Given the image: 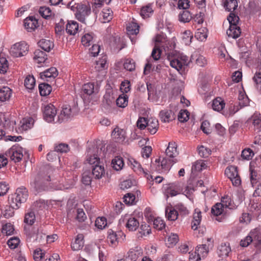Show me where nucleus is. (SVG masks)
I'll return each mask as SVG.
<instances>
[{
    "label": "nucleus",
    "instance_id": "obj_1",
    "mask_svg": "<svg viewBox=\"0 0 261 261\" xmlns=\"http://www.w3.org/2000/svg\"><path fill=\"white\" fill-rule=\"evenodd\" d=\"M154 47L152 51L151 57L154 61H158L160 59L162 50L161 48L166 52L169 56L171 50L175 47V38L172 37L171 40L167 39L165 34H158L155 37Z\"/></svg>",
    "mask_w": 261,
    "mask_h": 261
},
{
    "label": "nucleus",
    "instance_id": "obj_2",
    "mask_svg": "<svg viewBox=\"0 0 261 261\" xmlns=\"http://www.w3.org/2000/svg\"><path fill=\"white\" fill-rule=\"evenodd\" d=\"M28 196V192L25 188H18L14 194L9 197V203L12 204L14 208L17 210L20 207L22 203L27 201Z\"/></svg>",
    "mask_w": 261,
    "mask_h": 261
},
{
    "label": "nucleus",
    "instance_id": "obj_3",
    "mask_svg": "<svg viewBox=\"0 0 261 261\" xmlns=\"http://www.w3.org/2000/svg\"><path fill=\"white\" fill-rule=\"evenodd\" d=\"M175 51L173 49L169 53L168 59L170 61V66L177 70L181 69L185 66L188 64V57L186 56L175 55Z\"/></svg>",
    "mask_w": 261,
    "mask_h": 261
},
{
    "label": "nucleus",
    "instance_id": "obj_4",
    "mask_svg": "<svg viewBox=\"0 0 261 261\" xmlns=\"http://www.w3.org/2000/svg\"><path fill=\"white\" fill-rule=\"evenodd\" d=\"M213 243L212 239L207 238L206 243L197 247L195 250V253L197 254V260H200L201 258H204L207 256L210 249L213 247Z\"/></svg>",
    "mask_w": 261,
    "mask_h": 261
},
{
    "label": "nucleus",
    "instance_id": "obj_5",
    "mask_svg": "<svg viewBox=\"0 0 261 261\" xmlns=\"http://www.w3.org/2000/svg\"><path fill=\"white\" fill-rule=\"evenodd\" d=\"M29 45L24 41H21L15 43L11 47L10 53L15 57L25 56L29 51Z\"/></svg>",
    "mask_w": 261,
    "mask_h": 261
},
{
    "label": "nucleus",
    "instance_id": "obj_6",
    "mask_svg": "<svg viewBox=\"0 0 261 261\" xmlns=\"http://www.w3.org/2000/svg\"><path fill=\"white\" fill-rule=\"evenodd\" d=\"M225 174L230 179L233 186L238 187L241 184V178L238 174L237 168L236 166L227 167L225 170Z\"/></svg>",
    "mask_w": 261,
    "mask_h": 261
},
{
    "label": "nucleus",
    "instance_id": "obj_7",
    "mask_svg": "<svg viewBox=\"0 0 261 261\" xmlns=\"http://www.w3.org/2000/svg\"><path fill=\"white\" fill-rule=\"evenodd\" d=\"M6 155L15 163L19 162L23 156L22 148L19 146L14 145L6 152Z\"/></svg>",
    "mask_w": 261,
    "mask_h": 261
},
{
    "label": "nucleus",
    "instance_id": "obj_8",
    "mask_svg": "<svg viewBox=\"0 0 261 261\" xmlns=\"http://www.w3.org/2000/svg\"><path fill=\"white\" fill-rule=\"evenodd\" d=\"M76 9L75 13L76 18L81 22H84L85 17L91 13V9L89 4H77L76 5Z\"/></svg>",
    "mask_w": 261,
    "mask_h": 261
},
{
    "label": "nucleus",
    "instance_id": "obj_9",
    "mask_svg": "<svg viewBox=\"0 0 261 261\" xmlns=\"http://www.w3.org/2000/svg\"><path fill=\"white\" fill-rule=\"evenodd\" d=\"M164 189L167 197L175 196L182 191V184L181 182H175L166 185L164 187Z\"/></svg>",
    "mask_w": 261,
    "mask_h": 261
},
{
    "label": "nucleus",
    "instance_id": "obj_10",
    "mask_svg": "<svg viewBox=\"0 0 261 261\" xmlns=\"http://www.w3.org/2000/svg\"><path fill=\"white\" fill-rule=\"evenodd\" d=\"M177 162V160L176 159H172V158H164L161 163V167L160 166V161L159 159H156L155 161V164H153V166L156 165L158 167H156L155 169L158 171L161 170L162 172H166L169 170L172 166L175 163Z\"/></svg>",
    "mask_w": 261,
    "mask_h": 261
},
{
    "label": "nucleus",
    "instance_id": "obj_11",
    "mask_svg": "<svg viewBox=\"0 0 261 261\" xmlns=\"http://www.w3.org/2000/svg\"><path fill=\"white\" fill-rule=\"evenodd\" d=\"M57 114V109L55 107L50 103L45 106L43 110V117L48 122H56L55 117Z\"/></svg>",
    "mask_w": 261,
    "mask_h": 261
},
{
    "label": "nucleus",
    "instance_id": "obj_12",
    "mask_svg": "<svg viewBox=\"0 0 261 261\" xmlns=\"http://www.w3.org/2000/svg\"><path fill=\"white\" fill-rule=\"evenodd\" d=\"M72 116L71 107L68 105H63L60 114L58 116L56 122L61 123L67 120Z\"/></svg>",
    "mask_w": 261,
    "mask_h": 261
},
{
    "label": "nucleus",
    "instance_id": "obj_13",
    "mask_svg": "<svg viewBox=\"0 0 261 261\" xmlns=\"http://www.w3.org/2000/svg\"><path fill=\"white\" fill-rule=\"evenodd\" d=\"M51 175L50 174L44 177H41L40 175H38L35 179L32 184L34 187V188L36 190V191L40 192L41 190H43L45 187V181H50L51 180Z\"/></svg>",
    "mask_w": 261,
    "mask_h": 261
},
{
    "label": "nucleus",
    "instance_id": "obj_14",
    "mask_svg": "<svg viewBox=\"0 0 261 261\" xmlns=\"http://www.w3.org/2000/svg\"><path fill=\"white\" fill-rule=\"evenodd\" d=\"M107 57L106 55L102 56L98 60L96 61L95 65V69L96 71L101 72L102 77L100 79L103 80V76L105 75V70L108 68Z\"/></svg>",
    "mask_w": 261,
    "mask_h": 261
},
{
    "label": "nucleus",
    "instance_id": "obj_15",
    "mask_svg": "<svg viewBox=\"0 0 261 261\" xmlns=\"http://www.w3.org/2000/svg\"><path fill=\"white\" fill-rule=\"evenodd\" d=\"M24 27L28 32L35 31L39 27L38 20L34 16H29L24 20Z\"/></svg>",
    "mask_w": 261,
    "mask_h": 261
},
{
    "label": "nucleus",
    "instance_id": "obj_16",
    "mask_svg": "<svg viewBox=\"0 0 261 261\" xmlns=\"http://www.w3.org/2000/svg\"><path fill=\"white\" fill-rule=\"evenodd\" d=\"M58 75V71L56 68L50 67L43 72L40 73V77L42 79L48 82L51 81Z\"/></svg>",
    "mask_w": 261,
    "mask_h": 261
},
{
    "label": "nucleus",
    "instance_id": "obj_17",
    "mask_svg": "<svg viewBox=\"0 0 261 261\" xmlns=\"http://www.w3.org/2000/svg\"><path fill=\"white\" fill-rule=\"evenodd\" d=\"M143 254L142 249L141 247H136L130 249L126 256V261H136Z\"/></svg>",
    "mask_w": 261,
    "mask_h": 261
},
{
    "label": "nucleus",
    "instance_id": "obj_18",
    "mask_svg": "<svg viewBox=\"0 0 261 261\" xmlns=\"http://www.w3.org/2000/svg\"><path fill=\"white\" fill-rule=\"evenodd\" d=\"M112 136L116 142L123 143L126 138V133L124 129L117 127L113 130Z\"/></svg>",
    "mask_w": 261,
    "mask_h": 261
},
{
    "label": "nucleus",
    "instance_id": "obj_19",
    "mask_svg": "<svg viewBox=\"0 0 261 261\" xmlns=\"http://www.w3.org/2000/svg\"><path fill=\"white\" fill-rule=\"evenodd\" d=\"M34 123V120L33 118L30 117H25L20 121L18 129L21 132L27 131L32 128Z\"/></svg>",
    "mask_w": 261,
    "mask_h": 261
},
{
    "label": "nucleus",
    "instance_id": "obj_20",
    "mask_svg": "<svg viewBox=\"0 0 261 261\" xmlns=\"http://www.w3.org/2000/svg\"><path fill=\"white\" fill-rule=\"evenodd\" d=\"M153 4L149 3L141 7L140 15L143 19L150 17L153 14Z\"/></svg>",
    "mask_w": 261,
    "mask_h": 261
},
{
    "label": "nucleus",
    "instance_id": "obj_21",
    "mask_svg": "<svg viewBox=\"0 0 261 261\" xmlns=\"http://www.w3.org/2000/svg\"><path fill=\"white\" fill-rule=\"evenodd\" d=\"M177 145L175 142H170L166 150V154L169 158L175 159L178 154Z\"/></svg>",
    "mask_w": 261,
    "mask_h": 261
},
{
    "label": "nucleus",
    "instance_id": "obj_22",
    "mask_svg": "<svg viewBox=\"0 0 261 261\" xmlns=\"http://www.w3.org/2000/svg\"><path fill=\"white\" fill-rule=\"evenodd\" d=\"M84 236L78 234L74 240L71 244V247L73 251H79L82 249L84 245Z\"/></svg>",
    "mask_w": 261,
    "mask_h": 261
},
{
    "label": "nucleus",
    "instance_id": "obj_23",
    "mask_svg": "<svg viewBox=\"0 0 261 261\" xmlns=\"http://www.w3.org/2000/svg\"><path fill=\"white\" fill-rule=\"evenodd\" d=\"M65 26L66 33H77L82 31V25L80 27L79 23L74 20L68 21Z\"/></svg>",
    "mask_w": 261,
    "mask_h": 261
},
{
    "label": "nucleus",
    "instance_id": "obj_24",
    "mask_svg": "<svg viewBox=\"0 0 261 261\" xmlns=\"http://www.w3.org/2000/svg\"><path fill=\"white\" fill-rule=\"evenodd\" d=\"M250 180L252 187H254L257 183L261 182V174L256 170L250 167Z\"/></svg>",
    "mask_w": 261,
    "mask_h": 261
},
{
    "label": "nucleus",
    "instance_id": "obj_25",
    "mask_svg": "<svg viewBox=\"0 0 261 261\" xmlns=\"http://www.w3.org/2000/svg\"><path fill=\"white\" fill-rule=\"evenodd\" d=\"M82 90L85 94L88 95H91L92 94L97 93L98 88L97 86H95L93 83H88L85 84L83 86Z\"/></svg>",
    "mask_w": 261,
    "mask_h": 261
},
{
    "label": "nucleus",
    "instance_id": "obj_26",
    "mask_svg": "<svg viewBox=\"0 0 261 261\" xmlns=\"http://www.w3.org/2000/svg\"><path fill=\"white\" fill-rule=\"evenodd\" d=\"M159 116L161 121L164 122H169L174 119V114L170 110H162L160 112Z\"/></svg>",
    "mask_w": 261,
    "mask_h": 261
},
{
    "label": "nucleus",
    "instance_id": "obj_27",
    "mask_svg": "<svg viewBox=\"0 0 261 261\" xmlns=\"http://www.w3.org/2000/svg\"><path fill=\"white\" fill-rule=\"evenodd\" d=\"M231 251L230 247L229 244L226 243L221 244L218 248V254L219 257L225 259L228 256L229 253Z\"/></svg>",
    "mask_w": 261,
    "mask_h": 261
},
{
    "label": "nucleus",
    "instance_id": "obj_28",
    "mask_svg": "<svg viewBox=\"0 0 261 261\" xmlns=\"http://www.w3.org/2000/svg\"><path fill=\"white\" fill-rule=\"evenodd\" d=\"M125 226L129 231H135L139 226V220L134 217H130L127 220Z\"/></svg>",
    "mask_w": 261,
    "mask_h": 261
},
{
    "label": "nucleus",
    "instance_id": "obj_29",
    "mask_svg": "<svg viewBox=\"0 0 261 261\" xmlns=\"http://www.w3.org/2000/svg\"><path fill=\"white\" fill-rule=\"evenodd\" d=\"M38 45L44 51L49 52L54 46L53 42L50 40L42 39L38 42Z\"/></svg>",
    "mask_w": 261,
    "mask_h": 261
},
{
    "label": "nucleus",
    "instance_id": "obj_30",
    "mask_svg": "<svg viewBox=\"0 0 261 261\" xmlns=\"http://www.w3.org/2000/svg\"><path fill=\"white\" fill-rule=\"evenodd\" d=\"M12 94V90L8 87H3L0 89V100L5 101L10 99Z\"/></svg>",
    "mask_w": 261,
    "mask_h": 261
},
{
    "label": "nucleus",
    "instance_id": "obj_31",
    "mask_svg": "<svg viewBox=\"0 0 261 261\" xmlns=\"http://www.w3.org/2000/svg\"><path fill=\"white\" fill-rule=\"evenodd\" d=\"M33 58L39 64L44 63L47 59L46 53L40 49H36L35 51Z\"/></svg>",
    "mask_w": 261,
    "mask_h": 261
},
{
    "label": "nucleus",
    "instance_id": "obj_32",
    "mask_svg": "<svg viewBox=\"0 0 261 261\" xmlns=\"http://www.w3.org/2000/svg\"><path fill=\"white\" fill-rule=\"evenodd\" d=\"M105 174L104 167L101 165H95L92 166V175L95 178L99 179Z\"/></svg>",
    "mask_w": 261,
    "mask_h": 261
},
{
    "label": "nucleus",
    "instance_id": "obj_33",
    "mask_svg": "<svg viewBox=\"0 0 261 261\" xmlns=\"http://www.w3.org/2000/svg\"><path fill=\"white\" fill-rule=\"evenodd\" d=\"M146 127H147V129L150 134H154L159 128L158 120L156 119L148 120Z\"/></svg>",
    "mask_w": 261,
    "mask_h": 261
},
{
    "label": "nucleus",
    "instance_id": "obj_34",
    "mask_svg": "<svg viewBox=\"0 0 261 261\" xmlns=\"http://www.w3.org/2000/svg\"><path fill=\"white\" fill-rule=\"evenodd\" d=\"M94 34H85L82 37L81 42L82 44L86 47H88L93 44L94 42Z\"/></svg>",
    "mask_w": 261,
    "mask_h": 261
},
{
    "label": "nucleus",
    "instance_id": "obj_35",
    "mask_svg": "<svg viewBox=\"0 0 261 261\" xmlns=\"http://www.w3.org/2000/svg\"><path fill=\"white\" fill-rule=\"evenodd\" d=\"M166 216L168 220L175 221L177 219L178 212L173 207H168L165 211Z\"/></svg>",
    "mask_w": 261,
    "mask_h": 261
},
{
    "label": "nucleus",
    "instance_id": "obj_36",
    "mask_svg": "<svg viewBox=\"0 0 261 261\" xmlns=\"http://www.w3.org/2000/svg\"><path fill=\"white\" fill-rule=\"evenodd\" d=\"M111 164L114 169L116 171L121 170L124 166V162L122 158L120 156H116L112 160Z\"/></svg>",
    "mask_w": 261,
    "mask_h": 261
},
{
    "label": "nucleus",
    "instance_id": "obj_37",
    "mask_svg": "<svg viewBox=\"0 0 261 261\" xmlns=\"http://www.w3.org/2000/svg\"><path fill=\"white\" fill-rule=\"evenodd\" d=\"M117 239L116 233L111 230H109L107 240L109 245L113 247L116 246L118 243Z\"/></svg>",
    "mask_w": 261,
    "mask_h": 261
},
{
    "label": "nucleus",
    "instance_id": "obj_38",
    "mask_svg": "<svg viewBox=\"0 0 261 261\" xmlns=\"http://www.w3.org/2000/svg\"><path fill=\"white\" fill-rule=\"evenodd\" d=\"M225 105L224 101L220 97H218L213 100L212 108L214 110L220 112L223 109Z\"/></svg>",
    "mask_w": 261,
    "mask_h": 261
},
{
    "label": "nucleus",
    "instance_id": "obj_39",
    "mask_svg": "<svg viewBox=\"0 0 261 261\" xmlns=\"http://www.w3.org/2000/svg\"><path fill=\"white\" fill-rule=\"evenodd\" d=\"M51 87L46 83H41L39 85V90L41 96H47L49 95L51 91Z\"/></svg>",
    "mask_w": 261,
    "mask_h": 261
},
{
    "label": "nucleus",
    "instance_id": "obj_40",
    "mask_svg": "<svg viewBox=\"0 0 261 261\" xmlns=\"http://www.w3.org/2000/svg\"><path fill=\"white\" fill-rule=\"evenodd\" d=\"M91 151L90 149L88 151V156L87 158V161L89 164L92 165V166L95 165H100V159L97 156V155L94 154L92 155Z\"/></svg>",
    "mask_w": 261,
    "mask_h": 261
},
{
    "label": "nucleus",
    "instance_id": "obj_41",
    "mask_svg": "<svg viewBox=\"0 0 261 261\" xmlns=\"http://www.w3.org/2000/svg\"><path fill=\"white\" fill-rule=\"evenodd\" d=\"M131 168L134 171L138 173L143 172V169L140 163L137 161L135 159L131 158L128 160Z\"/></svg>",
    "mask_w": 261,
    "mask_h": 261
},
{
    "label": "nucleus",
    "instance_id": "obj_42",
    "mask_svg": "<svg viewBox=\"0 0 261 261\" xmlns=\"http://www.w3.org/2000/svg\"><path fill=\"white\" fill-rule=\"evenodd\" d=\"M39 13L43 18L46 19H51L53 17V12L49 8L46 7H41Z\"/></svg>",
    "mask_w": 261,
    "mask_h": 261
},
{
    "label": "nucleus",
    "instance_id": "obj_43",
    "mask_svg": "<svg viewBox=\"0 0 261 261\" xmlns=\"http://www.w3.org/2000/svg\"><path fill=\"white\" fill-rule=\"evenodd\" d=\"M224 7L226 10L232 13L238 7V2L237 0H226Z\"/></svg>",
    "mask_w": 261,
    "mask_h": 261
},
{
    "label": "nucleus",
    "instance_id": "obj_44",
    "mask_svg": "<svg viewBox=\"0 0 261 261\" xmlns=\"http://www.w3.org/2000/svg\"><path fill=\"white\" fill-rule=\"evenodd\" d=\"M117 105L120 108H125L128 105V96L127 95L122 94L116 99Z\"/></svg>",
    "mask_w": 261,
    "mask_h": 261
},
{
    "label": "nucleus",
    "instance_id": "obj_45",
    "mask_svg": "<svg viewBox=\"0 0 261 261\" xmlns=\"http://www.w3.org/2000/svg\"><path fill=\"white\" fill-rule=\"evenodd\" d=\"M14 228L13 225L10 223H6L3 225L2 232L6 236H10L14 233Z\"/></svg>",
    "mask_w": 261,
    "mask_h": 261
},
{
    "label": "nucleus",
    "instance_id": "obj_46",
    "mask_svg": "<svg viewBox=\"0 0 261 261\" xmlns=\"http://www.w3.org/2000/svg\"><path fill=\"white\" fill-rule=\"evenodd\" d=\"M36 220V217L34 212L30 211L25 214L24 222L30 225H33Z\"/></svg>",
    "mask_w": 261,
    "mask_h": 261
},
{
    "label": "nucleus",
    "instance_id": "obj_47",
    "mask_svg": "<svg viewBox=\"0 0 261 261\" xmlns=\"http://www.w3.org/2000/svg\"><path fill=\"white\" fill-rule=\"evenodd\" d=\"M14 210H16L15 208H14L12 204H10V205L5 206L4 209L2 211V213L5 218H9L13 216Z\"/></svg>",
    "mask_w": 261,
    "mask_h": 261
},
{
    "label": "nucleus",
    "instance_id": "obj_48",
    "mask_svg": "<svg viewBox=\"0 0 261 261\" xmlns=\"http://www.w3.org/2000/svg\"><path fill=\"white\" fill-rule=\"evenodd\" d=\"M254 130L256 133L261 132V117L257 115L252 116Z\"/></svg>",
    "mask_w": 261,
    "mask_h": 261
},
{
    "label": "nucleus",
    "instance_id": "obj_49",
    "mask_svg": "<svg viewBox=\"0 0 261 261\" xmlns=\"http://www.w3.org/2000/svg\"><path fill=\"white\" fill-rule=\"evenodd\" d=\"M192 18V16L188 11H183L178 15V20L182 22H188Z\"/></svg>",
    "mask_w": 261,
    "mask_h": 261
},
{
    "label": "nucleus",
    "instance_id": "obj_50",
    "mask_svg": "<svg viewBox=\"0 0 261 261\" xmlns=\"http://www.w3.org/2000/svg\"><path fill=\"white\" fill-rule=\"evenodd\" d=\"M175 208L178 212V214L182 216L188 215L189 213V210L182 203H178L174 206Z\"/></svg>",
    "mask_w": 261,
    "mask_h": 261
},
{
    "label": "nucleus",
    "instance_id": "obj_51",
    "mask_svg": "<svg viewBox=\"0 0 261 261\" xmlns=\"http://www.w3.org/2000/svg\"><path fill=\"white\" fill-rule=\"evenodd\" d=\"M224 208L221 204L217 203L212 207L211 212L214 215L218 216L223 213Z\"/></svg>",
    "mask_w": 261,
    "mask_h": 261
},
{
    "label": "nucleus",
    "instance_id": "obj_52",
    "mask_svg": "<svg viewBox=\"0 0 261 261\" xmlns=\"http://www.w3.org/2000/svg\"><path fill=\"white\" fill-rule=\"evenodd\" d=\"M36 81L32 75H28L24 80V86L27 89H32L35 85Z\"/></svg>",
    "mask_w": 261,
    "mask_h": 261
},
{
    "label": "nucleus",
    "instance_id": "obj_53",
    "mask_svg": "<svg viewBox=\"0 0 261 261\" xmlns=\"http://www.w3.org/2000/svg\"><path fill=\"white\" fill-rule=\"evenodd\" d=\"M198 151L199 155L202 158H207L211 154V150L203 145L198 147Z\"/></svg>",
    "mask_w": 261,
    "mask_h": 261
},
{
    "label": "nucleus",
    "instance_id": "obj_54",
    "mask_svg": "<svg viewBox=\"0 0 261 261\" xmlns=\"http://www.w3.org/2000/svg\"><path fill=\"white\" fill-rule=\"evenodd\" d=\"M153 224L154 228L159 230H162L166 226L164 220L159 217L154 219Z\"/></svg>",
    "mask_w": 261,
    "mask_h": 261
},
{
    "label": "nucleus",
    "instance_id": "obj_55",
    "mask_svg": "<svg viewBox=\"0 0 261 261\" xmlns=\"http://www.w3.org/2000/svg\"><path fill=\"white\" fill-rule=\"evenodd\" d=\"M107 225V219L105 217H98L95 220V225L97 228L99 229H103L105 228Z\"/></svg>",
    "mask_w": 261,
    "mask_h": 261
},
{
    "label": "nucleus",
    "instance_id": "obj_56",
    "mask_svg": "<svg viewBox=\"0 0 261 261\" xmlns=\"http://www.w3.org/2000/svg\"><path fill=\"white\" fill-rule=\"evenodd\" d=\"M124 68L128 71H132L135 69V62L132 59H126L123 64Z\"/></svg>",
    "mask_w": 261,
    "mask_h": 261
},
{
    "label": "nucleus",
    "instance_id": "obj_57",
    "mask_svg": "<svg viewBox=\"0 0 261 261\" xmlns=\"http://www.w3.org/2000/svg\"><path fill=\"white\" fill-rule=\"evenodd\" d=\"M220 203L225 208L231 209L233 207L231 199L228 196H224L221 199V202Z\"/></svg>",
    "mask_w": 261,
    "mask_h": 261
},
{
    "label": "nucleus",
    "instance_id": "obj_58",
    "mask_svg": "<svg viewBox=\"0 0 261 261\" xmlns=\"http://www.w3.org/2000/svg\"><path fill=\"white\" fill-rule=\"evenodd\" d=\"M189 118V112L187 110H181L178 115V119L181 122H186Z\"/></svg>",
    "mask_w": 261,
    "mask_h": 261
},
{
    "label": "nucleus",
    "instance_id": "obj_59",
    "mask_svg": "<svg viewBox=\"0 0 261 261\" xmlns=\"http://www.w3.org/2000/svg\"><path fill=\"white\" fill-rule=\"evenodd\" d=\"M8 69V62L6 58L0 56V73H5Z\"/></svg>",
    "mask_w": 261,
    "mask_h": 261
},
{
    "label": "nucleus",
    "instance_id": "obj_60",
    "mask_svg": "<svg viewBox=\"0 0 261 261\" xmlns=\"http://www.w3.org/2000/svg\"><path fill=\"white\" fill-rule=\"evenodd\" d=\"M69 151V147L65 143H60L55 147V151L60 153H66Z\"/></svg>",
    "mask_w": 261,
    "mask_h": 261
},
{
    "label": "nucleus",
    "instance_id": "obj_61",
    "mask_svg": "<svg viewBox=\"0 0 261 261\" xmlns=\"http://www.w3.org/2000/svg\"><path fill=\"white\" fill-rule=\"evenodd\" d=\"M254 155L253 151L250 148H245L242 151V158L246 160H250Z\"/></svg>",
    "mask_w": 261,
    "mask_h": 261
},
{
    "label": "nucleus",
    "instance_id": "obj_62",
    "mask_svg": "<svg viewBox=\"0 0 261 261\" xmlns=\"http://www.w3.org/2000/svg\"><path fill=\"white\" fill-rule=\"evenodd\" d=\"M140 229V230L139 231V233L140 234V236L141 237L148 235L151 233L150 227L149 225L146 224H141Z\"/></svg>",
    "mask_w": 261,
    "mask_h": 261
},
{
    "label": "nucleus",
    "instance_id": "obj_63",
    "mask_svg": "<svg viewBox=\"0 0 261 261\" xmlns=\"http://www.w3.org/2000/svg\"><path fill=\"white\" fill-rule=\"evenodd\" d=\"M178 235L176 233H172L167 239V244L169 245V247H172L178 242Z\"/></svg>",
    "mask_w": 261,
    "mask_h": 261
},
{
    "label": "nucleus",
    "instance_id": "obj_64",
    "mask_svg": "<svg viewBox=\"0 0 261 261\" xmlns=\"http://www.w3.org/2000/svg\"><path fill=\"white\" fill-rule=\"evenodd\" d=\"M20 240L17 237L11 238L7 242L8 246L12 249H15L19 244Z\"/></svg>",
    "mask_w": 261,
    "mask_h": 261
}]
</instances>
